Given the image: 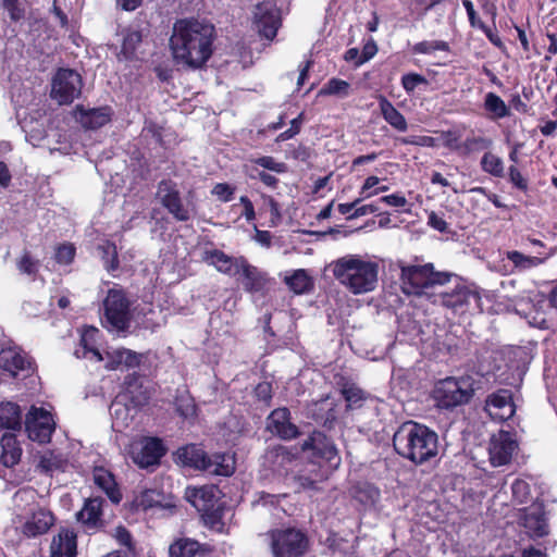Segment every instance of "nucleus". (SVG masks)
<instances>
[{"label": "nucleus", "mask_w": 557, "mask_h": 557, "mask_svg": "<svg viewBox=\"0 0 557 557\" xmlns=\"http://www.w3.org/2000/svg\"><path fill=\"white\" fill-rule=\"evenodd\" d=\"M252 23L258 33L268 40H273L281 26V13L272 1L258 3L253 9Z\"/></svg>", "instance_id": "ddd939ff"}, {"label": "nucleus", "mask_w": 557, "mask_h": 557, "mask_svg": "<svg viewBox=\"0 0 557 557\" xmlns=\"http://www.w3.org/2000/svg\"><path fill=\"white\" fill-rule=\"evenodd\" d=\"M17 268L20 272L27 275H34L38 269L37 262L32 260L27 253H25L17 262Z\"/></svg>", "instance_id": "680f3d73"}, {"label": "nucleus", "mask_w": 557, "mask_h": 557, "mask_svg": "<svg viewBox=\"0 0 557 557\" xmlns=\"http://www.w3.org/2000/svg\"><path fill=\"white\" fill-rule=\"evenodd\" d=\"M103 498L96 496L87 498L83 508L76 513L77 521L82 522L88 531H98L104 528L102 520Z\"/></svg>", "instance_id": "4be33fe9"}, {"label": "nucleus", "mask_w": 557, "mask_h": 557, "mask_svg": "<svg viewBox=\"0 0 557 557\" xmlns=\"http://www.w3.org/2000/svg\"><path fill=\"white\" fill-rule=\"evenodd\" d=\"M356 497L366 505L374 504L380 498V491L372 484H362L357 487Z\"/></svg>", "instance_id": "8fccbe9b"}, {"label": "nucleus", "mask_w": 557, "mask_h": 557, "mask_svg": "<svg viewBox=\"0 0 557 557\" xmlns=\"http://www.w3.org/2000/svg\"><path fill=\"white\" fill-rule=\"evenodd\" d=\"M101 252V258L104 263V268L109 272H113L119 269L117 249L115 244L107 242L100 245L98 248Z\"/></svg>", "instance_id": "a18cd8bd"}, {"label": "nucleus", "mask_w": 557, "mask_h": 557, "mask_svg": "<svg viewBox=\"0 0 557 557\" xmlns=\"http://www.w3.org/2000/svg\"><path fill=\"white\" fill-rule=\"evenodd\" d=\"M112 536L119 542V544L125 546L129 552L133 550L132 535L125 527H116Z\"/></svg>", "instance_id": "bf43d9fd"}, {"label": "nucleus", "mask_w": 557, "mask_h": 557, "mask_svg": "<svg viewBox=\"0 0 557 557\" xmlns=\"http://www.w3.org/2000/svg\"><path fill=\"white\" fill-rule=\"evenodd\" d=\"M156 198L178 222H187L196 212L190 201L184 203L177 184L172 180H162L158 183Z\"/></svg>", "instance_id": "6e6552de"}, {"label": "nucleus", "mask_w": 557, "mask_h": 557, "mask_svg": "<svg viewBox=\"0 0 557 557\" xmlns=\"http://www.w3.org/2000/svg\"><path fill=\"white\" fill-rule=\"evenodd\" d=\"M421 84H428V81L418 73H408L401 77V86L408 94L413 92Z\"/></svg>", "instance_id": "864d4df0"}, {"label": "nucleus", "mask_w": 557, "mask_h": 557, "mask_svg": "<svg viewBox=\"0 0 557 557\" xmlns=\"http://www.w3.org/2000/svg\"><path fill=\"white\" fill-rule=\"evenodd\" d=\"M295 454L283 445L269 446L263 455V463L273 471H280L292 462Z\"/></svg>", "instance_id": "c756f323"}, {"label": "nucleus", "mask_w": 557, "mask_h": 557, "mask_svg": "<svg viewBox=\"0 0 557 557\" xmlns=\"http://www.w3.org/2000/svg\"><path fill=\"white\" fill-rule=\"evenodd\" d=\"M52 524V513L45 509H39L25 522L23 531L27 536H37L46 533Z\"/></svg>", "instance_id": "7c9ffc66"}, {"label": "nucleus", "mask_w": 557, "mask_h": 557, "mask_svg": "<svg viewBox=\"0 0 557 557\" xmlns=\"http://www.w3.org/2000/svg\"><path fill=\"white\" fill-rule=\"evenodd\" d=\"M117 396H124L125 401L137 410L147 405L150 398L149 392L144 388L140 376L137 374H129L125 377V389Z\"/></svg>", "instance_id": "393cba45"}, {"label": "nucleus", "mask_w": 557, "mask_h": 557, "mask_svg": "<svg viewBox=\"0 0 557 557\" xmlns=\"http://www.w3.org/2000/svg\"><path fill=\"white\" fill-rule=\"evenodd\" d=\"M506 258L511 262L510 273H522L543 264L547 257L528 256L518 250L506 251Z\"/></svg>", "instance_id": "2f4dec72"}, {"label": "nucleus", "mask_w": 557, "mask_h": 557, "mask_svg": "<svg viewBox=\"0 0 557 557\" xmlns=\"http://www.w3.org/2000/svg\"><path fill=\"white\" fill-rule=\"evenodd\" d=\"M482 170L495 177H502L504 175V162L503 160L492 152H485L481 159Z\"/></svg>", "instance_id": "c03bdc74"}, {"label": "nucleus", "mask_w": 557, "mask_h": 557, "mask_svg": "<svg viewBox=\"0 0 557 557\" xmlns=\"http://www.w3.org/2000/svg\"><path fill=\"white\" fill-rule=\"evenodd\" d=\"M493 141L491 138L483 136H471L467 137L466 140L460 145V151L467 156L473 152L486 150L492 146Z\"/></svg>", "instance_id": "37998d69"}, {"label": "nucleus", "mask_w": 557, "mask_h": 557, "mask_svg": "<svg viewBox=\"0 0 557 557\" xmlns=\"http://www.w3.org/2000/svg\"><path fill=\"white\" fill-rule=\"evenodd\" d=\"M25 430L29 440L39 443L49 442L54 431L52 416L42 408L32 407L26 414Z\"/></svg>", "instance_id": "2eb2a0df"}, {"label": "nucleus", "mask_w": 557, "mask_h": 557, "mask_svg": "<svg viewBox=\"0 0 557 557\" xmlns=\"http://www.w3.org/2000/svg\"><path fill=\"white\" fill-rule=\"evenodd\" d=\"M474 394V379L471 375L449 376L436 383L433 398L441 408L449 409L470 401Z\"/></svg>", "instance_id": "20e7f679"}, {"label": "nucleus", "mask_w": 557, "mask_h": 557, "mask_svg": "<svg viewBox=\"0 0 557 557\" xmlns=\"http://www.w3.org/2000/svg\"><path fill=\"white\" fill-rule=\"evenodd\" d=\"M270 536L273 557H301L309 548L307 534L296 528L276 529Z\"/></svg>", "instance_id": "423d86ee"}, {"label": "nucleus", "mask_w": 557, "mask_h": 557, "mask_svg": "<svg viewBox=\"0 0 557 557\" xmlns=\"http://www.w3.org/2000/svg\"><path fill=\"white\" fill-rule=\"evenodd\" d=\"M185 496L207 523L215 525L221 521V511L215 507V490L212 486L188 487Z\"/></svg>", "instance_id": "9b49d317"}, {"label": "nucleus", "mask_w": 557, "mask_h": 557, "mask_svg": "<svg viewBox=\"0 0 557 557\" xmlns=\"http://www.w3.org/2000/svg\"><path fill=\"white\" fill-rule=\"evenodd\" d=\"M518 449L513 435L507 431L494 434L488 444V456L493 467L508 465Z\"/></svg>", "instance_id": "dca6fc26"}, {"label": "nucleus", "mask_w": 557, "mask_h": 557, "mask_svg": "<svg viewBox=\"0 0 557 557\" xmlns=\"http://www.w3.org/2000/svg\"><path fill=\"white\" fill-rule=\"evenodd\" d=\"M176 412L184 419L193 418L196 414V404L187 391H183L175 397Z\"/></svg>", "instance_id": "79ce46f5"}, {"label": "nucleus", "mask_w": 557, "mask_h": 557, "mask_svg": "<svg viewBox=\"0 0 557 557\" xmlns=\"http://www.w3.org/2000/svg\"><path fill=\"white\" fill-rule=\"evenodd\" d=\"M377 52V46L373 39H370L364 46L360 53L359 59L356 61V65H360L370 59H372Z\"/></svg>", "instance_id": "052dcab7"}, {"label": "nucleus", "mask_w": 557, "mask_h": 557, "mask_svg": "<svg viewBox=\"0 0 557 557\" xmlns=\"http://www.w3.org/2000/svg\"><path fill=\"white\" fill-rule=\"evenodd\" d=\"M450 277V273L435 272L432 263L403 267L400 276L403 290L408 295H422L424 289L444 285Z\"/></svg>", "instance_id": "39448f33"}, {"label": "nucleus", "mask_w": 557, "mask_h": 557, "mask_svg": "<svg viewBox=\"0 0 557 557\" xmlns=\"http://www.w3.org/2000/svg\"><path fill=\"white\" fill-rule=\"evenodd\" d=\"M393 446L403 458L422 465L437 455L438 436L428 426L408 421L395 432Z\"/></svg>", "instance_id": "f03ea898"}, {"label": "nucleus", "mask_w": 557, "mask_h": 557, "mask_svg": "<svg viewBox=\"0 0 557 557\" xmlns=\"http://www.w3.org/2000/svg\"><path fill=\"white\" fill-rule=\"evenodd\" d=\"M4 9L9 12L10 18L18 22L24 18L25 10L22 7L21 0H2Z\"/></svg>", "instance_id": "5fc2aeb1"}, {"label": "nucleus", "mask_w": 557, "mask_h": 557, "mask_svg": "<svg viewBox=\"0 0 557 557\" xmlns=\"http://www.w3.org/2000/svg\"><path fill=\"white\" fill-rule=\"evenodd\" d=\"M108 361L106 368L108 370H117L122 367L134 369L140 366L143 356L127 348H116L107 352Z\"/></svg>", "instance_id": "bb28decb"}, {"label": "nucleus", "mask_w": 557, "mask_h": 557, "mask_svg": "<svg viewBox=\"0 0 557 557\" xmlns=\"http://www.w3.org/2000/svg\"><path fill=\"white\" fill-rule=\"evenodd\" d=\"M112 110L110 107H101L94 109H84L77 107L76 120L87 129H97L111 121Z\"/></svg>", "instance_id": "b1692460"}, {"label": "nucleus", "mask_w": 557, "mask_h": 557, "mask_svg": "<svg viewBox=\"0 0 557 557\" xmlns=\"http://www.w3.org/2000/svg\"><path fill=\"white\" fill-rule=\"evenodd\" d=\"M399 141L403 145H414V146H421V147H434L436 144L435 138L431 136H406L399 138Z\"/></svg>", "instance_id": "13d9d810"}, {"label": "nucleus", "mask_w": 557, "mask_h": 557, "mask_svg": "<svg viewBox=\"0 0 557 557\" xmlns=\"http://www.w3.org/2000/svg\"><path fill=\"white\" fill-rule=\"evenodd\" d=\"M104 323L111 330L126 331L131 324V301L121 288H110L103 299Z\"/></svg>", "instance_id": "0eeeda50"}, {"label": "nucleus", "mask_w": 557, "mask_h": 557, "mask_svg": "<svg viewBox=\"0 0 557 557\" xmlns=\"http://www.w3.org/2000/svg\"><path fill=\"white\" fill-rule=\"evenodd\" d=\"M284 282L295 294L308 293L313 287L311 276L304 269L295 270L290 275H286Z\"/></svg>", "instance_id": "58836bf2"}, {"label": "nucleus", "mask_w": 557, "mask_h": 557, "mask_svg": "<svg viewBox=\"0 0 557 557\" xmlns=\"http://www.w3.org/2000/svg\"><path fill=\"white\" fill-rule=\"evenodd\" d=\"M511 491L513 498L520 504L527 503L530 498V485L524 480H515L511 485Z\"/></svg>", "instance_id": "3c124183"}, {"label": "nucleus", "mask_w": 557, "mask_h": 557, "mask_svg": "<svg viewBox=\"0 0 557 557\" xmlns=\"http://www.w3.org/2000/svg\"><path fill=\"white\" fill-rule=\"evenodd\" d=\"M75 256V247L71 244H62L55 249V261L60 264H69Z\"/></svg>", "instance_id": "603ef678"}, {"label": "nucleus", "mask_w": 557, "mask_h": 557, "mask_svg": "<svg viewBox=\"0 0 557 557\" xmlns=\"http://www.w3.org/2000/svg\"><path fill=\"white\" fill-rule=\"evenodd\" d=\"M449 45L444 40H424L416 44L412 48L414 53L431 54L435 51H448Z\"/></svg>", "instance_id": "de8ad7c7"}, {"label": "nucleus", "mask_w": 557, "mask_h": 557, "mask_svg": "<svg viewBox=\"0 0 557 557\" xmlns=\"http://www.w3.org/2000/svg\"><path fill=\"white\" fill-rule=\"evenodd\" d=\"M343 396L347 401V407L350 409L359 408L364 399V393L359 387L350 384L343 387Z\"/></svg>", "instance_id": "09e8293b"}, {"label": "nucleus", "mask_w": 557, "mask_h": 557, "mask_svg": "<svg viewBox=\"0 0 557 557\" xmlns=\"http://www.w3.org/2000/svg\"><path fill=\"white\" fill-rule=\"evenodd\" d=\"M485 410L494 420L505 421L511 418L515 413L511 392L500 389L491 394L486 399Z\"/></svg>", "instance_id": "412c9836"}, {"label": "nucleus", "mask_w": 557, "mask_h": 557, "mask_svg": "<svg viewBox=\"0 0 557 557\" xmlns=\"http://www.w3.org/2000/svg\"><path fill=\"white\" fill-rule=\"evenodd\" d=\"M237 276L244 290L250 294L263 293L270 282L267 273L250 264L247 259Z\"/></svg>", "instance_id": "5701e85b"}, {"label": "nucleus", "mask_w": 557, "mask_h": 557, "mask_svg": "<svg viewBox=\"0 0 557 557\" xmlns=\"http://www.w3.org/2000/svg\"><path fill=\"white\" fill-rule=\"evenodd\" d=\"M22 426V414L20 407L14 403L0 404V429L10 432L20 431Z\"/></svg>", "instance_id": "f704fd0d"}, {"label": "nucleus", "mask_w": 557, "mask_h": 557, "mask_svg": "<svg viewBox=\"0 0 557 557\" xmlns=\"http://www.w3.org/2000/svg\"><path fill=\"white\" fill-rule=\"evenodd\" d=\"M235 471L234 458L228 454H213L208 457L206 472L213 475L230 476Z\"/></svg>", "instance_id": "72a5a7b5"}, {"label": "nucleus", "mask_w": 557, "mask_h": 557, "mask_svg": "<svg viewBox=\"0 0 557 557\" xmlns=\"http://www.w3.org/2000/svg\"><path fill=\"white\" fill-rule=\"evenodd\" d=\"M520 521L531 537H542L548 533V524L542 504H533L520 512Z\"/></svg>", "instance_id": "aec40b11"}, {"label": "nucleus", "mask_w": 557, "mask_h": 557, "mask_svg": "<svg viewBox=\"0 0 557 557\" xmlns=\"http://www.w3.org/2000/svg\"><path fill=\"white\" fill-rule=\"evenodd\" d=\"M380 110L384 120L399 132H405L408 127L405 116L388 101L385 97H381Z\"/></svg>", "instance_id": "e433bc0d"}, {"label": "nucleus", "mask_w": 557, "mask_h": 557, "mask_svg": "<svg viewBox=\"0 0 557 557\" xmlns=\"http://www.w3.org/2000/svg\"><path fill=\"white\" fill-rule=\"evenodd\" d=\"M212 194L219 197L222 201H230L233 195V188L228 184L218 183L213 187Z\"/></svg>", "instance_id": "338daca9"}, {"label": "nucleus", "mask_w": 557, "mask_h": 557, "mask_svg": "<svg viewBox=\"0 0 557 557\" xmlns=\"http://www.w3.org/2000/svg\"><path fill=\"white\" fill-rule=\"evenodd\" d=\"M161 494L156 490H147L141 493L139 503L145 509H148L156 506H161Z\"/></svg>", "instance_id": "4d7b16f0"}, {"label": "nucleus", "mask_w": 557, "mask_h": 557, "mask_svg": "<svg viewBox=\"0 0 557 557\" xmlns=\"http://www.w3.org/2000/svg\"><path fill=\"white\" fill-rule=\"evenodd\" d=\"M125 399L126 398L124 396H116L110 406L113 426L119 431L127 428L138 412V410L134 406L127 404Z\"/></svg>", "instance_id": "cd10ccee"}, {"label": "nucleus", "mask_w": 557, "mask_h": 557, "mask_svg": "<svg viewBox=\"0 0 557 557\" xmlns=\"http://www.w3.org/2000/svg\"><path fill=\"white\" fill-rule=\"evenodd\" d=\"M255 394L259 400L269 401L272 398V385L269 382H261L255 388Z\"/></svg>", "instance_id": "774afa93"}, {"label": "nucleus", "mask_w": 557, "mask_h": 557, "mask_svg": "<svg viewBox=\"0 0 557 557\" xmlns=\"http://www.w3.org/2000/svg\"><path fill=\"white\" fill-rule=\"evenodd\" d=\"M0 368L13 379L26 377L33 372L29 357L16 346L0 350Z\"/></svg>", "instance_id": "4468645a"}, {"label": "nucleus", "mask_w": 557, "mask_h": 557, "mask_svg": "<svg viewBox=\"0 0 557 557\" xmlns=\"http://www.w3.org/2000/svg\"><path fill=\"white\" fill-rule=\"evenodd\" d=\"M256 164L262 166L263 169L273 171L275 173H284L286 171V164L283 162H277L273 157L265 156L260 157L253 161Z\"/></svg>", "instance_id": "6e6d98bb"}, {"label": "nucleus", "mask_w": 557, "mask_h": 557, "mask_svg": "<svg viewBox=\"0 0 557 557\" xmlns=\"http://www.w3.org/2000/svg\"><path fill=\"white\" fill-rule=\"evenodd\" d=\"M462 4L467 11V14H468V17H469V22H470V25L472 27H479L481 29H485V25L483 22H481L478 16H476V13H475V10L473 8V3L470 1V0H462Z\"/></svg>", "instance_id": "69168bd1"}, {"label": "nucleus", "mask_w": 557, "mask_h": 557, "mask_svg": "<svg viewBox=\"0 0 557 557\" xmlns=\"http://www.w3.org/2000/svg\"><path fill=\"white\" fill-rule=\"evenodd\" d=\"M213 24L196 18L175 22L170 46L174 60L190 69H200L213 53L215 40Z\"/></svg>", "instance_id": "f257e3e1"}, {"label": "nucleus", "mask_w": 557, "mask_h": 557, "mask_svg": "<svg viewBox=\"0 0 557 557\" xmlns=\"http://www.w3.org/2000/svg\"><path fill=\"white\" fill-rule=\"evenodd\" d=\"M202 260L215 268L216 271L228 276H237L240 272L246 258L232 257L219 249L206 250L202 253Z\"/></svg>", "instance_id": "6ab92c4d"}, {"label": "nucleus", "mask_w": 557, "mask_h": 557, "mask_svg": "<svg viewBox=\"0 0 557 557\" xmlns=\"http://www.w3.org/2000/svg\"><path fill=\"white\" fill-rule=\"evenodd\" d=\"M209 455L196 446L188 445L177 450V458L184 465L206 472Z\"/></svg>", "instance_id": "473e14b6"}, {"label": "nucleus", "mask_w": 557, "mask_h": 557, "mask_svg": "<svg viewBox=\"0 0 557 557\" xmlns=\"http://www.w3.org/2000/svg\"><path fill=\"white\" fill-rule=\"evenodd\" d=\"M484 109L492 120H499L510 115V110L505 101L494 92H487L484 98Z\"/></svg>", "instance_id": "a19ab883"}, {"label": "nucleus", "mask_w": 557, "mask_h": 557, "mask_svg": "<svg viewBox=\"0 0 557 557\" xmlns=\"http://www.w3.org/2000/svg\"><path fill=\"white\" fill-rule=\"evenodd\" d=\"M143 34L138 29L129 28L125 32L119 60H132L136 57V51L141 44Z\"/></svg>", "instance_id": "ea45409f"}, {"label": "nucleus", "mask_w": 557, "mask_h": 557, "mask_svg": "<svg viewBox=\"0 0 557 557\" xmlns=\"http://www.w3.org/2000/svg\"><path fill=\"white\" fill-rule=\"evenodd\" d=\"M301 123H302V114H299L297 117L292 120L290 127L280 134L278 139L280 140H288V139L293 138L295 135H297L300 132Z\"/></svg>", "instance_id": "e2e57ef3"}, {"label": "nucleus", "mask_w": 557, "mask_h": 557, "mask_svg": "<svg viewBox=\"0 0 557 557\" xmlns=\"http://www.w3.org/2000/svg\"><path fill=\"white\" fill-rule=\"evenodd\" d=\"M201 544L193 539L182 537L169 547L170 557H195L201 550Z\"/></svg>", "instance_id": "4c0bfd02"}, {"label": "nucleus", "mask_w": 557, "mask_h": 557, "mask_svg": "<svg viewBox=\"0 0 557 557\" xmlns=\"http://www.w3.org/2000/svg\"><path fill=\"white\" fill-rule=\"evenodd\" d=\"M0 461L5 467L15 466L22 455V448L20 447L16 436L13 432L5 431L0 438Z\"/></svg>", "instance_id": "c85d7f7f"}, {"label": "nucleus", "mask_w": 557, "mask_h": 557, "mask_svg": "<svg viewBox=\"0 0 557 557\" xmlns=\"http://www.w3.org/2000/svg\"><path fill=\"white\" fill-rule=\"evenodd\" d=\"M164 455L162 442L158 438L147 437L132 445L131 457L140 468H148L159 463Z\"/></svg>", "instance_id": "f3484780"}, {"label": "nucleus", "mask_w": 557, "mask_h": 557, "mask_svg": "<svg viewBox=\"0 0 557 557\" xmlns=\"http://www.w3.org/2000/svg\"><path fill=\"white\" fill-rule=\"evenodd\" d=\"M300 448L304 453L310 451V457L324 460L332 468H337L341 463L334 442L320 431H313L301 443Z\"/></svg>", "instance_id": "f8f14e48"}, {"label": "nucleus", "mask_w": 557, "mask_h": 557, "mask_svg": "<svg viewBox=\"0 0 557 557\" xmlns=\"http://www.w3.org/2000/svg\"><path fill=\"white\" fill-rule=\"evenodd\" d=\"M82 86V77L77 72L60 69L52 78L50 96L59 104H69L79 97Z\"/></svg>", "instance_id": "9d476101"}, {"label": "nucleus", "mask_w": 557, "mask_h": 557, "mask_svg": "<svg viewBox=\"0 0 557 557\" xmlns=\"http://www.w3.org/2000/svg\"><path fill=\"white\" fill-rule=\"evenodd\" d=\"M334 277L354 295L370 293L376 288L379 265L358 255H346L330 264Z\"/></svg>", "instance_id": "7ed1b4c3"}, {"label": "nucleus", "mask_w": 557, "mask_h": 557, "mask_svg": "<svg viewBox=\"0 0 557 557\" xmlns=\"http://www.w3.org/2000/svg\"><path fill=\"white\" fill-rule=\"evenodd\" d=\"M77 542L74 531L62 529L52 539L50 545V557H76Z\"/></svg>", "instance_id": "a878e982"}, {"label": "nucleus", "mask_w": 557, "mask_h": 557, "mask_svg": "<svg viewBox=\"0 0 557 557\" xmlns=\"http://www.w3.org/2000/svg\"><path fill=\"white\" fill-rule=\"evenodd\" d=\"M379 210H380V207L375 203L357 206L355 211H352V213L347 216V220H354L359 216H363V215L371 214V213H376V212H379Z\"/></svg>", "instance_id": "0e129e2a"}, {"label": "nucleus", "mask_w": 557, "mask_h": 557, "mask_svg": "<svg viewBox=\"0 0 557 557\" xmlns=\"http://www.w3.org/2000/svg\"><path fill=\"white\" fill-rule=\"evenodd\" d=\"M267 429L273 435L288 441L299 435L298 428L290 420V411L286 407L274 409L267 419Z\"/></svg>", "instance_id": "a211bd4d"}, {"label": "nucleus", "mask_w": 557, "mask_h": 557, "mask_svg": "<svg viewBox=\"0 0 557 557\" xmlns=\"http://www.w3.org/2000/svg\"><path fill=\"white\" fill-rule=\"evenodd\" d=\"M350 85L339 78H331L324 87L320 90L321 95H333L341 98L347 97L349 94Z\"/></svg>", "instance_id": "49530a36"}, {"label": "nucleus", "mask_w": 557, "mask_h": 557, "mask_svg": "<svg viewBox=\"0 0 557 557\" xmlns=\"http://www.w3.org/2000/svg\"><path fill=\"white\" fill-rule=\"evenodd\" d=\"M435 302L451 309L456 313L482 312V302L480 294L467 286H457L451 292H443L437 296Z\"/></svg>", "instance_id": "1a4fd4ad"}, {"label": "nucleus", "mask_w": 557, "mask_h": 557, "mask_svg": "<svg viewBox=\"0 0 557 557\" xmlns=\"http://www.w3.org/2000/svg\"><path fill=\"white\" fill-rule=\"evenodd\" d=\"M94 481L95 484L107 494L112 503H120L122 498L121 493L116 488L114 478L109 471L104 469H97L94 473Z\"/></svg>", "instance_id": "c9c22d12"}]
</instances>
